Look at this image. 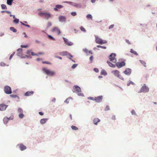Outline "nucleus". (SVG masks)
I'll return each instance as SVG.
<instances>
[{
    "label": "nucleus",
    "instance_id": "obj_1",
    "mask_svg": "<svg viewBox=\"0 0 157 157\" xmlns=\"http://www.w3.org/2000/svg\"><path fill=\"white\" fill-rule=\"evenodd\" d=\"M149 87L146 86V84H144L138 93H147L149 91Z\"/></svg>",
    "mask_w": 157,
    "mask_h": 157
},
{
    "label": "nucleus",
    "instance_id": "obj_2",
    "mask_svg": "<svg viewBox=\"0 0 157 157\" xmlns=\"http://www.w3.org/2000/svg\"><path fill=\"white\" fill-rule=\"evenodd\" d=\"M42 70L44 72L48 75L53 76L55 74L54 71L49 70L45 68H43Z\"/></svg>",
    "mask_w": 157,
    "mask_h": 157
},
{
    "label": "nucleus",
    "instance_id": "obj_3",
    "mask_svg": "<svg viewBox=\"0 0 157 157\" xmlns=\"http://www.w3.org/2000/svg\"><path fill=\"white\" fill-rule=\"evenodd\" d=\"M95 38L96 42L97 44H102L106 43L107 42L106 40H102L97 36H95Z\"/></svg>",
    "mask_w": 157,
    "mask_h": 157
},
{
    "label": "nucleus",
    "instance_id": "obj_4",
    "mask_svg": "<svg viewBox=\"0 0 157 157\" xmlns=\"http://www.w3.org/2000/svg\"><path fill=\"white\" fill-rule=\"evenodd\" d=\"M116 54L115 53H112L109 56V58L110 61L113 63H115L116 60L115 58Z\"/></svg>",
    "mask_w": 157,
    "mask_h": 157
},
{
    "label": "nucleus",
    "instance_id": "obj_5",
    "mask_svg": "<svg viewBox=\"0 0 157 157\" xmlns=\"http://www.w3.org/2000/svg\"><path fill=\"white\" fill-rule=\"evenodd\" d=\"M112 73L115 76L117 77L120 79L124 80L123 78L119 74V72L117 70H114L112 71Z\"/></svg>",
    "mask_w": 157,
    "mask_h": 157
},
{
    "label": "nucleus",
    "instance_id": "obj_6",
    "mask_svg": "<svg viewBox=\"0 0 157 157\" xmlns=\"http://www.w3.org/2000/svg\"><path fill=\"white\" fill-rule=\"evenodd\" d=\"M5 92L7 94H10L12 93L11 89L10 87L8 86H5L4 88Z\"/></svg>",
    "mask_w": 157,
    "mask_h": 157
},
{
    "label": "nucleus",
    "instance_id": "obj_7",
    "mask_svg": "<svg viewBox=\"0 0 157 157\" xmlns=\"http://www.w3.org/2000/svg\"><path fill=\"white\" fill-rule=\"evenodd\" d=\"M39 15L40 16L44 15L46 19H48L51 17V14L49 13L41 12L40 13Z\"/></svg>",
    "mask_w": 157,
    "mask_h": 157
},
{
    "label": "nucleus",
    "instance_id": "obj_8",
    "mask_svg": "<svg viewBox=\"0 0 157 157\" xmlns=\"http://www.w3.org/2000/svg\"><path fill=\"white\" fill-rule=\"evenodd\" d=\"M13 119V116H11L9 118H8L7 117H4L3 119V122L4 124H6L9 120H12Z\"/></svg>",
    "mask_w": 157,
    "mask_h": 157
},
{
    "label": "nucleus",
    "instance_id": "obj_9",
    "mask_svg": "<svg viewBox=\"0 0 157 157\" xmlns=\"http://www.w3.org/2000/svg\"><path fill=\"white\" fill-rule=\"evenodd\" d=\"M125 64L124 62H117L116 63V65L117 67L118 68H120L121 67L124 66Z\"/></svg>",
    "mask_w": 157,
    "mask_h": 157
},
{
    "label": "nucleus",
    "instance_id": "obj_10",
    "mask_svg": "<svg viewBox=\"0 0 157 157\" xmlns=\"http://www.w3.org/2000/svg\"><path fill=\"white\" fill-rule=\"evenodd\" d=\"M102 96H98L97 97H95L94 101L96 102H101L102 99Z\"/></svg>",
    "mask_w": 157,
    "mask_h": 157
},
{
    "label": "nucleus",
    "instance_id": "obj_11",
    "mask_svg": "<svg viewBox=\"0 0 157 157\" xmlns=\"http://www.w3.org/2000/svg\"><path fill=\"white\" fill-rule=\"evenodd\" d=\"M63 39L64 40V41L65 42V44L68 45V46H71L73 45V44L72 42H71L69 41L66 38L63 37Z\"/></svg>",
    "mask_w": 157,
    "mask_h": 157
},
{
    "label": "nucleus",
    "instance_id": "obj_12",
    "mask_svg": "<svg viewBox=\"0 0 157 157\" xmlns=\"http://www.w3.org/2000/svg\"><path fill=\"white\" fill-rule=\"evenodd\" d=\"M7 107V105L3 104H0V110L1 111L5 110Z\"/></svg>",
    "mask_w": 157,
    "mask_h": 157
},
{
    "label": "nucleus",
    "instance_id": "obj_13",
    "mask_svg": "<svg viewBox=\"0 0 157 157\" xmlns=\"http://www.w3.org/2000/svg\"><path fill=\"white\" fill-rule=\"evenodd\" d=\"M19 146V148L21 151H23L26 148V147L22 144H20L17 145Z\"/></svg>",
    "mask_w": 157,
    "mask_h": 157
},
{
    "label": "nucleus",
    "instance_id": "obj_14",
    "mask_svg": "<svg viewBox=\"0 0 157 157\" xmlns=\"http://www.w3.org/2000/svg\"><path fill=\"white\" fill-rule=\"evenodd\" d=\"M52 32H56L57 33L58 35H59L60 33L61 32L60 30L57 27H55L53 28L52 30Z\"/></svg>",
    "mask_w": 157,
    "mask_h": 157
},
{
    "label": "nucleus",
    "instance_id": "obj_15",
    "mask_svg": "<svg viewBox=\"0 0 157 157\" xmlns=\"http://www.w3.org/2000/svg\"><path fill=\"white\" fill-rule=\"evenodd\" d=\"M73 89L77 92H80L81 91L80 88L77 86H75L73 87Z\"/></svg>",
    "mask_w": 157,
    "mask_h": 157
},
{
    "label": "nucleus",
    "instance_id": "obj_16",
    "mask_svg": "<svg viewBox=\"0 0 157 157\" xmlns=\"http://www.w3.org/2000/svg\"><path fill=\"white\" fill-rule=\"evenodd\" d=\"M63 6L61 5H56L55 6V7L54 8V10L56 11H58V9H60L62 8Z\"/></svg>",
    "mask_w": 157,
    "mask_h": 157
},
{
    "label": "nucleus",
    "instance_id": "obj_17",
    "mask_svg": "<svg viewBox=\"0 0 157 157\" xmlns=\"http://www.w3.org/2000/svg\"><path fill=\"white\" fill-rule=\"evenodd\" d=\"M100 120L98 118H94L93 121V122L94 124H97L99 122Z\"/></svg>",
    "mask_w": 157,
    "mask_h": 157
},
{
    "label": "nucleus",
    "instance_id": "obj_18",
    "mask_svg": "<svg viewBox=\"0 0 157 157\" xmlns=\"http://www.w3.org/2000/svg\"><path fill=\"white\" fill-rule=\"evenodd\" d=\"M33 91H28L26 92V93L25 94V96H30L31 95L33 94Z\"/></svg>",
    "mask_w": 157,
    "mask_h": 157
},
{
    "label": "nucleus",
    "instance_id": "obj_19",
    "mask_svg": "<svg viewBox=\"0 0 157 157\" xmlns=\"http://www.w3.org/2000/svg\"><path fill=\"white\" fill-rule=\"evenodd\" d=\"M17 51H18L17 55L19 56H21L22 54V49L21 48H20L18 49Z\"/></svg>",
    "mask_w": 157,
    "mask_h": 157
},
{
    "label": "nucleus",
    "instance_id": "obj_20",
    "mask_svg": "<svg viewBox=\"0 0 157 157\" xmlns=\"http://www.w3.org/2000/svg\"><path fill=\"white\" fill-rule=\"evenodd\" d=\"M48 119L46 118H43L40 121V123L42 124H45L47 121Z\"/></svg>",
    "mask_w": 157,
    "mask_h": 157
},
{
    "label": "nucleus",
    "instance_id": "obj_21",
    "mask_svg": "<svg viewBox=\"0 0 157 157\" xmlns=\"http://www.w3.org/2000/svg\"><path fill=\"white\" fill-rule=\"evenodd\" d=\"M59 20L61 21H65L66 20L65 17H64L60 16L59 18Z\"/></svg>",
    "mask_w": 157,
    "mask_h": 157
},
{
    "label": "nucleus",
    "instance_id": "obj_22",
    "mask_svg": "<svg viewBox=\"0 0 157 157\" xmlns=\"http://www.w3.org/2000/svg\"><path fill=\"white\" fill-rule=\"evenodd\" d=\"M130 52L131 53L133 54L136 56H137L138 55V53L136 51H134L132 49H131Z\"/></svg>",
    "mask_w": 157,
    "mask_h": 157
},
{
    "label": "nucleus",
    "instance_id": "obj_23",
    "mask_svg": "<svg viewBox=\"0 0 157 157\" xmlns=\"http://www.w3.org/2000/svg\"><path fill=\"white\" fill-rule=\"evenodd\" d=\"M140 62V63L143 65V66L145 67H146V63L143 60H139Z\"/></svg>",
    "mask_w": 157,
    "mask_h": 157
},
{
    "label": "nucleus",
    "instance_id": "obj_24",
    "mask_svg": "<svg viewBox=\"0 0 157 157\" xmlns=\"http://www.w3.org/2000/svg\"><path fill=\"white\" fill-rule=\"evenodd\" d=\"M107 63H108L109 65L111 67H115V65H114L113 64H112L111 63H110V62L107 61Z\"/></svg>",
    "mask_w": 157,
    "mask_h": 157
},
{
    "label": "nucleus",
    "instance_id": "obj_25",
    "mask_svg": "<svg viewBox=\"0 0 157 157\" xmlns=\"http://www.w3.org/2000/svg\"><path fill=\"white\" fill-rule=\"evenodd\" d=\"M59 55L62 56H66L67 55V52H60L59 53Z\"/></svg>",
    "mask_w": 157,
    "mask_h": 157
},
{
    "label": "nucleus",
    "instance_id": "obj_26",
    "mask_svg": "<svg viewBox=\"0 0 157 157\" xmlns=\"http://www.w3.org/2000/svg\"><path fill=\"white\" fill-rule=\"evenodd\" d=\"M13 1V0H7V3L8 5H11Z\"/></svg>",
    "mask_w": 157,
    "mask_h": 157
},
{
    "label": "nucleus",
    "instance_id": "obj_27",
    "mask_svg": "<svg viewBox=\"0 0 157 157\" xmlns=\"http://www.w3.org/2000/svg\"><path fill=\"white\" fill-rule=\"evenodd\" d=\"M101 74L104 75H107V72L105 70H102L101 71Z\"/></svg>",
    "mask_w": 157,
    "mask_h": 157
},
{
    "label": "nucleus",
    "instance_id": "obj_28",
    "mask_svg": "<svg viewBox=\"0 0 157 157\" xmlns=\"http://www.w3.org/2000/svg\"><path fill=\"white\" fill-rule=\"evenodd\" d=\"M10 30L13 31V32L15 33L17 32V30L13 27H11L10 28Z\"/></svg>",
    "mask_w": 157,
    "mask_h": 157
},
{
    "label": "nucleus",
    "instance_id": "obj_29",
    "mask_svg": "<svg viewBox=\"0 0 157 157\" xmlns=\"http://www.w3.org/2000/svg\"><path fill=\"white\" fill-rule=\"evenodd\" d=\"M71 128L72 129L74 130H77L78 129V127L73 125L71 126Z\"/></svg>",
    "mask_w": 157,
    "mask_h": 157
},
{
    "label": "nucleus",
    "instance_id": "obj_30",
    "mask_svg": "<svg viewBox=\"0 0 157 157\" xmlns=\"http://www.w3.org/2000/svg\"><path fill=\"white\" fill-rule=\"evenodd\" d=\"M1 7L2 9H7L6 6L5 4H2L1 5Z\"/></svg>",
    "mask_w": 157,
    "mask_h": 157
},
{
    "label": "nucleus",
    "instance_id": "obj_31",
    "mask_svg": "<svg viewBox=\"0 0 157 157\" xmlns=\"http://www.w3.org/2000/svg\"><path fill=\"white\" fill-rule=\"evenodd\" d=\"M18 112L19 113H23V111L21 108H19L18 109Z\"/></svg>",
    "mask_w": 157,
    "mask_h": 157
},
{
    "label": "nucleus",
    "instance_id": "obj_32",
    "mask_svg": "<svg viewBox=\"0 0 157 157\" xmlns=\"http://www.w3.org/2000/svg\"><path fill=\"white\" fill-rule=\"evenodd\" d=\"M131 113L132 115H136V114L135 111L134 110H133V109H132L131 111Z\"/></svg>",
    "mask_w": 157,
    "mask_h": 157
},
{
    "label": "nucleus",
    "instance_id": "obj_33",
    "mask_svg": "<svg viewBox=\"0 0 157 157\" xmlns=\"http://www.w3.org/2000/svg\"><path fill=\"white\" fill-rule=\"evenodd\" d=\"M19 117L20 118H23L24 117V115L23 113H21L20 114H19Z\"/></svg>",
    "mask_w": 157,
    "mask_h": 157
},
{
    "label": "nucleus",
    "instance_id": "obj_34",
    "mask_svg": "<svg viewBox=\"0 0 157 157\" xmlns=\"http://www.w3.org/2000/svg\"><path fill=\"white\" fill-rule=\"evenodd\" d=\"M86 17L88 19H92V16L90 14H88L86 16Z\"/></svg>",
    "mask_w": 157,
    "mask_h": 157
},
{
    "label": "nucleus",
    "instance_id": "obj_35",
    "mask_svg": "<svg viewBox=\"0 0 157 157\" xmlns=\"http://www.w3.org/2000/svg\"><path fill=\"white\" fill-rule=\"evenodd\" d=\"M130 84H132V85H135V84L132 81L129 80V82H128V86L130 85Z\"/></svg>",
    "mask_w": 157,
    "mask_h": 157
},
{
    "label": "nucleus",
    "instance_id": "obj_36",
    "mask_svg": "<svg viewBox=\"0 0 157 157\" xmlns=\"http://www.w3.org/2000/svg\"><path fill=\"white\" fill-rule=\"evenodd\" d=\"M48 38L51 40H55V39L52 36H51V35H48Z\"/></svg>",
    "mask_w": 157,
    "mask_h": 157
},
{
    "label": "nucleus",
    "instance_id": "obj_37",
    "mask_svg": "<svg viewBox=\"0 0 157 157\" xmlns=\"http://www.w3.org/2000/svg\"><path fill=\"white\" fill-rule=\"evenodd\" d=\"M20 23H21V24L22 25H23L25 26H26V27H30V26L28 25H26V24H24L23 23L21 22Z\"/></svg>",
    "mask_w": 157,
    "mask_h": 157
},
{
    "label": "nucleus",
    "instance_id": "obj_38",
    "mask_svg": "<svg viewBox=\"0 0 157 157\" xmlns=\"http://www.w3.org/2000/svg\"><path fill=\"white\" fill-rule=\"evenodd\" d=\"M10 96L11 98H16L17 97H17V96L16 95L11 94V95H10Z\"/></svg>",
    "mask_w": 157,
    "mask_h": 157
},
{
    "label": "nucleus",
    "instance_id": "obj_39",
    "mask_svg": "<svg viewBox=\"0 0 157 157\" xmlns=\"http://www.w3.org/2000/svg\"><path fill=\"white\" fill-rule=\"evenodd\" d=\"M80 29L82 31L84 32H86V30L83 27H82V26L80 28Z\"/></svg>",
    "mask_w": 157,
    "mask_h": 157
},
{
    "label": "nucleus",
    "instance_id": "obj_40",
    "mask_svg": "<svg viewBox=\"0 0 157 157\" xmlns=\"http://www.w3.org/2000/svg\"><path fill=\"white\" fill-rule=\"evenodd\" d=\"M18 22H19V19H18L16 18L13 20V22L14 23H18Z\"/></svg>",
    "mask_w": 157,
    "mask_h": 157
},
{
    "label": "nucleus",
    "instance_id": "obj_41",
    "mask_svg": "<svg viewBox=\"0 0 157 157\" xmlns=\"http://www.w3.org/2000/svg\"><path fill=\"white\" fill-rule=\"evenodd\" d=\"M0 65L1 66L4 67L6 65V64L4 62H2L0 63Z\"/></svg>",
    "mask_w": 157,
    "mask_h": 157
},
{
    "label": "nucleus",
    "instance_id": "obj_42",
    "mask_svg": "<svg viewBox=\"0 0 157 157\" xmlns=\"http://www.w3.org/2000/svg\"><path fill=\"white\" fill-rule=\"evenodd\" d=\"M52 25V23L51 22H49L48 23L47 28H48Z\"/></svg>",
    "mask_w": 157,
    "mask_h": 157
},
{
    "label": "nucleus",
    "instance_id": "obj_43",
    "mask_svg": "<svg viewBox=\"0 0 157 157\" xmlns=\"http://www.w3.org/2000/svg\"><path fill=\"white\" fill-rule=\"evenodd\" d=\"M88 99L89 100H91L94 101L95 97L94 98L91 97H90L88 98Z\"/></svg>",
    "mask_w": 157,
    "mask_h": 157
},
{
    "label": "nucleus",
    "instance_id": "obj_44",
    "mask_svg": "<svg viewBox=\"0 0 157 157\" xmlns=\"http://www.w3.org/2000/svg\"><path fill=\"white\" fill-rule=\"evenodd\" d=\"M132 70L129 68H128V76L131 73Z\"/></svg>",
    "mask_w": 157,
    "mask_h": 157
},
{
    "label": "nucleus",
    "instance_id": "obj_45",
    "mask_svg": "<svg viewBox=\"0 0 157 157\" xmlns=\"http://www.w3.org/2000/svg\"><path fill=\"white\" fill-rule=\"evenodd\" d=\"M97 47L98 48H102L105 49H106V47L102 46H101V45H99L97 46Z\"/></svg>",
    "mask_w": 157,
    "mask_h": 157
},
{
    "label": "nucleus",
    "instance_id": "obj_46",
    "mask_svg": "<svg viewBox=\"0 0 157 157\" xmlns=\"http://www.w3.org/2000/svg\"><path fill=\"white\" fill-rule=\"evenodd\" d=\"M70 99H71V98H67L66 100L65 101V102L67 103H68L69 101V100H70Z\"/></svg>",
    "mask_w": 157,
    "mask_h": 157
},
{
    "label": "nucleus",
    "instance_id": "obj_47",
    "mask_svg": "<svg viewBox=\"0 0 157 157\" xmlns=\"http://www.w3.org/2000/svg\"><path fill=\"white\" fill-rule=\"evenodd\" d=\"M105 110L108 111L109 110V106L107 105L105 109Z\"/></svg>",
    "mask_w": 157,
    "mask_h": 157
},
{
    "label": "nucleus",
    "instance_id": "obj_48",
    "mask_svg": "<svg viewBox=\"0 0 157 157\" xmlns=\"http://www.w3.org/2000/svg\"><path fill=\"white\" fill-rule=\"evenodd\" d=\"M71 14L73 16H75L77 14L76 12H71Z\"/></svg>",
    "mask_w": 157,
    "mask_h": 157
},
{
    "label": "nucleus",
    "instance_id": "obj_49",
    "mask_svg": "<svg viewBox=\"0 0 157 157\" xmlns=\"http://www.w3.org/2000/svg\"><path fill=\"white\" fill-rule=\"evenodd\" d=\"M14 53H15V52H13L12 54L10 56V58H9V59H11L12 58V57H13V56L14 55Z\"/></svg>",
    "mask_w": 157,
    "mask_h": 157
},
{
    "label": "nucleus",
    "instance_id": "obj_50",
    "mask_svg": "<svg viewBox=\"0 0 157 157\" xmlns=\"http://www.w3.org/2000/svg\"><path fill=\"white\" fill-rule=\"evenodd\" d=\"M77 66V64H73L71 67L73 69H74Z\"/></svg>",
    "mask_w": 157,
    "mask_h": 157
},
{
    "label": "nucleus",
    "instance_id": "obj_51",
    "mask_svg": "<svg viewBox=\"0 0 157 157\" xmlns=\"http://www.w3.org/2000/svg\"><path fill=\"white\" fill-rule=\"evenodd\" d=\"M93 59V56H91L90 57V62L91 63H92V62Z\"/></svg>",
    "mask_w": 157,
    "mask_h": 157
},
{
    "label": "nucleus",
    "instance_id": "obj_52",
    "mask_svg": "<svg viewBox=\"0 0 157 157\" xmlns=\"http://www.w3.org/2000/svg\"><path fill=\"white\" fill-rule=\"evenodd\" d=\"M21 47L22 48H26L28 47V46L27 45H21Z\"/></svg>",
    "mask_w": 157,
    "mask_h": 157
},
{
    "label": "nucleus",
    "instance_id": "obj_53",
    "mask_svg": "<svg viewBox=\"0 0 157 157\" xmlns=\"http://www.w3.org/2000/svg\"><path fill=\"white\" fill-rule=\"evenodd\" d=\"M114 25H110L109 27V29H111L112 28H113V27H114Z\"/></svg>",
    "mask_w": 157,
    "mask_h": 157
},
{
    "label": "nucleus",
    "instance_id": "obj_54",
    "mask_svg": "<svg viewBox=\"0 0 157 157\" xmlns=\"http://www.w3.org/2000/svg\"><path fill=\"white\" fill-rule=\"evenodd\" d=\"M94 71L96 72H98L99 70L98 68H94Z\"/></svg>",
    "mask_w": 157,
    "mask_h": 157
},
{
    "label": "nucleus",
    "instance_id": "obj_55",
    "mask_svg": "<svg viewBox=\"0 0 157 157\" xmlns=\"http://www.w3.org/2000/svg\"><path fill=\"white\" fill-rule=\"evenodd\" d=\"M83 51L85 52H86V53H87L88 52V50L87 49H86L85 48V49H83Z\"/></svg>",
    "mask_w": 157,
    "mask_h": 157
},
{
    "label": "nucleus",
    "instance_id": "obj_56",
    "mask_svg": "<svg viewBox=\"0 0 157 157\" xmlns=\"http://www.w3.org/2000/svg\"><path fill=\"white\" fill-rule=\"evenodd\" d=\"M112 119L113 120H115L116 119V117L115 115H113L112 117Z\"/></svg>",
    "mask_w": 157,
    "mask_h": 157
},
{
    "label": "nucleus",
    "instance_id": "obj_57",
    "mask_svg": "<svg viewBox=\"0 0 157 157\" xmlns=\"http://www.w3.org/2000/svg\"><path fill=\"white\" fill-rule=\"evenodd\" d=\"M124 73L126 75L128 74V71H127V69L124 71Z\"/></svg>",
    "mask_w": 157,
    "mask_h": 157
},
{
    "label": "nucleus",
    "instance_id": "obj_58",
    "mask_svg": "<svg viewBox=\"0 0 157 157\" xmlns=\"http://www.w3.org/2000/svg\"><path fill=\"white\" fill-rule=\"evenodd\" d=\"M31 53L32 55L33 56H37V54H35L33 52H31Z\"/></svg>",
    "mask_w": 157,
    "mask_h": 157
},
{
    "label": "nucleus",
    "instance_id": "obj_59",
    "mask_svg": "<svg viewBox=\"0 0 157 157\" xmlns=\"http://www.w3.org/2000/svg\"><path fill=\"white\" fill-rule=\"evenodd\" d=\"M43 63H46V64H50V63L48 62H47V61H44V62H43Z\"/></svg>",
    "mask_w": 157,
    "mask_h": 157
},
{
    "label": "nucleus",
    "instance_id": "obj_60",
    "mask_svg": "<svg viewBox=\"0 0 157 157\" xmlns=\"http://www.w3.org/2000/svg\"><path fill=\"white\" fill-rule=\"evenodd\" d=\"M39 113L40 115H43V113L41 112H39Z\"/></svg>",
    "mask_w": 157,
    "mask_h": 157
},
{
    "label": "nucleus",
    "instance_id": "obj_61",
    "mask_svg": "<svg viewBox=\"0 0 157 157\" xmlns=\"http://www.w3.org/2000/svg\"><path fill=\"white\" fill-rule=\"evenodd\" d=\"M55 57L56 58H59V59H62V58L61 57L59 56H55Z\"/></svg>",
    "mask_w": 157,
    "mask_h": 157
},
{
    "label": "nucleus",
    "instance_id": "obj_62",
    "mask_svg": "<svg viewBox=\"0 0 157 157\" xmlns=\"http://www.w3.org/2000/svg\"><path fill=\"white\" fill-rule=\"evenodd\" d=\"M23 34H24L25 35V36H24L25 37H27L28 36H27V35L25 33V32L24 33H23Z\"/></svg>",
    "mask_w": 157,
    "mask_h": 157
},
{
    "label": "nucleus",
    "instance_id": "obj_63",
    "mask_svg": "<svg viewBox=\"0 0 157 157\" xmlns=\"http://www.w3.org/2000/svg\"><path fill=\"white\" fill-rule=\"evenodd\" d=\"M56 99H55V98H53L52 99V102H55V101H56Z\"/></svg>",
    "mask_w": 157,
    "mask_h": 157
},
{
    "label": "nucleus",
    "instance_id": "obj_64",
    "mask_svg": "<svg viewBox=\"0 0 157 157\" xmlns=\"http://www.w3.org/2000/svg\"><path fill=\"white\" fill-rule=\"evenodd\" d=\"M95 1H96V0H91V2L92 3H94L95 2Z\"/></svg>",
    "mask_w": 157,
    "mask_h": 157
}]
</instances>
